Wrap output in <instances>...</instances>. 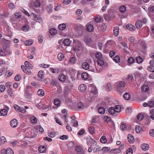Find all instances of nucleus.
<instances>
[{
	"instance_id": "f257e3e1",
	"label": "nucleus",
	"mask_w": 154,
	"mask_h": 154,
	"mask_svg": "<svg viewBox=\"0 0 154 154\" xmlns=\"http://www.w3.org/2000/svg\"><path fill=\"white\" fill-rule=\"evenodd\" d=\"M125 83L124 82L119 81L115 84V86L118 92L122 93L125 91Z\"/></svg>"
},
{
	"instance_id": "f03ea898",
	"label": "nucleus",
	"mask_w": 154,
	"mask_h": 154,
	"mask_svg": "<svg viewBox=\"0 0 154 154\" xmlns=\"http://www.w3.org/2000/svg\"><path fill=\"white\" fill-rule=\"evenodd\" d=\"M90 96V98L92 99H94L97 97V92L95 87L93 86L91 90Z\"/></svg>"
},
{
	"instance_id": "7ed1b4c3",
	"label": "nucleus",
	"mask_w": 154,
	"mask_h": 154,
	"mask_svg": "<svg viewBox=\"0 0 154 154\" xmlns=\"http://www.w3.org/2000/svg\"><path fill=\"white\" fill-rule=\"evenodd\" d=\"M31 16L32 17L33 19L35 20L36 22L39 23H41L42 22V20L41 17L40 16H38L35 14L33 13H32L31 14Z\"/></svg>"
},
{
	"instance_id": "20e7f679",
	"label": "nucleus",
	"mask_w": 154,
	"mask_h": 154,
	"mask_svg": "<svg viewBox=\"0 0 154 154\" xmlns=\"http://www.w3.org/2000/svg\"><path fill=\"white\" fill-rule=\"evenodd\" d=\"M21 67L23 71L26 74H31V72L29 68L27 67H26L24 65H22Z\"/></svg>"
},
{
	"instance_id": "39448f33",
	"label": "nucleus",
	"mask_w": 154,
	"mask_h": 154,
	"mask_svg": "<svg viewBox=\"0 0 154 154\" xmlns=\"http://www.w3.org/2000/svg\"><path fill=\"white\" fill-rule=\"evenodd\" d=\"M75 150L79 154H84V152L81 146H76L75 147Z\"/></svg>"
},
{
	"instance_id": "423d86ee",
	"label": "nucleus",
	"mask_w": 154,
	"mask_h": 154,
	"mask_svg": "<svg viewBox=\"0 0 154 154\" xmlns=\"http://www.w3.org/2000/svg\"><path fill=\"white\" fill-rule=\"evenodd\" d=\"M18 123L17 120L15 119L12 120L10 122V125L13 128L16 127Z\"/></svg>"
},
{
	"instance_id": "0eeeda50",
	"label": "nucleus",
	"mask_w": 154,
	"mask_h": 154,
	"mask_svg": "<svg viewBox=\"0 0 154 154\" xmlns=\"http://www.w3.org/2000/svg\"><path fill=\"white\" fill-rule=\"evenodd\" d=\"M87 87L85 84H81L78 87L79 90L82 92H84L86 90Z\"/></svg>"
},
{
	"instance_id": "6e6552de",
	"label": "nucleus",
	"mask_w": 154,
	"mask_h": 154,
	"mask_svg": "<svg viewBox=\"0 0 154 154\" xmlns=\"http://www.w3.org/2000/svg\"><path fill=\"white\" fill-rule=\"evenodd\" d=\"M126 27L128 29L131 31H134L135 30L134 26L130 24H127Z\"/></svg>"
},
{
	"instance_id": "1a4fd4ad",
	"label": "nucleus",
	"mask_w": 154,
	"mask_h": 154,
	"mask_svg": "<svg viewBox=\"0 0 154 154\" xmlns=\"http://www.w3.org/2000/svg\"><path fill=\"white\" fill-rule=\"evenodd\" d=\"M149 13V15H152L154 14V6L150 5L148 8Z\"/></svg>"
},
{
	"instance_id": "9d476101",
	"label": "nucleus",
	"mask_w": 154,
	"mask_h": 154,
	"mask_svg": "<svg viewBox=\"0 0 154 154\" xmlns=\"http://www.w3.org/2000/svg\"><path fill=\"white\" fill-rule=\"evenodd\" d=\"M46 148L44 146L41 145L38 148V150L40 153H44L46 151Z\"/></svg>"
},
{
	"instance_id": "9b49d317",
	"label": "nucleus",
	"mask_w": 154,
	"mask_h": 154,
	"mask_svg": "<svg viewBox=\"0 0 154 154\" xmlns=\"http://www.w3.org/2000/svg\"><path fill=\"white\" fill-rule=\"evenodd\" d=\"M135 26L137 29H140L142 26V21L140 20H137L135 23Z\"/></svg>"
},
{
	"instance_id": "f8f14e48",
	"label": "nucleus",
	"mask_w": 154,
	"mask_h": 154,
	"mask_svg": "<svg viewBox=\"0 0 154 154\" xmlns=\"http://www.w3.org/2000/svg\"><path fill=\"white\" fill-rule=\"evenodd\" d=\"M128 139L129 143H133L134 141L133 136L131 134L128 135Z\"/></svg>"
},
{
	"instance_id": "ddd939ff",
	"label": "nucleus",
	"mask_w": 154,
	"mask_h": 154,
	"mask_svg": "<svg viewBox=\"0 0 154 154\" xmlns=\"http://www.w3.org/2000/svg\"><path fill=\"white\" fill-rule=\"evenodd\" d=\"M58 79L60 81L63 82L66 80V76L63 74H61L59 75Z\"/></svg>"
},
{
	"instance_id": "4468645a",
	"label": "nucleus",
	"mask_w": 154,
	"mask_h": 154,
	"mask_svg": "<svg viewBox=\"0 0 154 154\" xmlns=\"http://www.w3.org/2000/svg\"><path fill=\"white\" fill-rule=\"evenodd\" d=\"M86 29L89 32H92L94 30L93 26L90 24H88L86 26Z\"/></svg>"
},
{
	"instance_id": "2eb2a0df",
	"label": "nucleus",
	"mask_w": 154,
	"mask_h": 154,
	"mask_svg": "<svg viewBox=\"0 0 154 154\" xmlns=\"http://www.w3.org/2000/svg\"><path fill=\"white\" fill-rule=\"evenodd\" d=\"M82 68L85 70H87L89 69V64L86 62H84L82 64Z\"/></svg>"
},
{
	"instance_id": "dca6fc26",
	"label": "nucleus",
	"mask_w": 154,
	"mask_h": 154,
	"mask_svg": "<svg viewBox=\"0 0 154 154\" xmlns=\"http://www.w3.org/2000/svg\"><path fill=\"white\" fill-rule=\"evenodd\" d=\"M119 27L118 26H115L114 28V35L116 36H117L119 34Z\"/></svg>"
},
{
	"instance_id": "f3484780",
	"label": "nucleus",
	"mask_w": 154,
	"mask_h": 154,
	"mask_svg": "<svg viewBox=\"0 0 154 154\" xmlns=\"http://www.w3.org/2000/svg\"><path fill=\"white\" fill-rule=\"evenodd\" d=\"M49 31L52 35H55L57 33V30L54 28L51 29Z\"/></svg>"
},
{
	"instance_id": "a211bd4d",
	"label": "nucleus",
	"mask_w": 154,
	"mask_h": 154,
	"mask_svg": "<svg viewBox=\"0 0 154 154\" xmlns=\"http://www.w3.org/2000/svg\"><path fill=\"white\" fill-rule=\"evenodd\" d=\"M149 148V145L147 144L143 143L141 146L142 149L144 151H146L148 150Z\"/></svg>"
},
{
	"instance_id": "6ab92c4d",
	"label": "nucleus",
	"mask_w": 154,
	"mask_h": 154,
	"mask_svg": "<svg viewBox=\"0 0 154 154\" xmlns=\"http://www.w3.org/2000/svg\"><path fill=\"white\" fill-rule=\"evenodd\" d=\"M30 121L32 123L36 124L37 123V119L34 116L31 117Z\"/></svg>"
},
{
	"instance_id": "aec40b11",
	"label": "nucleus",
	"mask_w": 154,
	"mask_h": 154,
	"mask_svg": "<svg viewBox=\"0 0 154 154\" xmlns=\"http://www.w3.org/2000/svg\"><path fill=\"white\" fill-rule=\"evenodd\" d=\"M89 75L86 72H83L81 75L82 78L84 80L87 79Z\"/></svg>"
},
{
	"instance_id": "412c9836",
	"label": "nucleus",
	"mask_w": 154,
	"mask_h": 154,
	"mask_svg": "<svg viewBox=\"0 0 154 154\" xmlns=\"http://www.w3.org/2000/svg\"><path fill=\"white\" fill-rule=\"evenodd\" d=\"M123 98L126 100H129L131 98V96L128 93L126 92L123 95Z\"/></svg>"
},
{
	"instance_id": "4be33fe9",
	"label": "nucleus",
	"mask_w": 154,
	"mask_h": 154,
	"mask_svg": "<svg viewBox=\"0 0 154 154\" xmlns=\"http://www.w3.org/2000/svg\"><path fill=\"white\" fill-rule=\"evenodd\" d=\"M109 112L112 115L114 114L116 112L115 108L113 107H111L108 110Z\"/></svg>"
},
{
	"instance_id": "5701e85b",
	"label": "nucleus",
	"mask_w": 154,
	"mask_h": 154,
	"mask_svg": "<svg viewBox=\"0 0 154 154\" xmlns=\"http://www.w3.org/2000/svg\"><path fill=\"white\" fill-rule=\"evenodd\" d=\"M98 111L100 114H103L105 112V109L103 107H100L98 108Z\"/></svg>"
},
{
	"instance_id": "b1692460",
	"label": "nucleus",
	"mask_w": 154,
	"mask_h": 154,
	"mask_svg": "<svg viewBox=\"0 0 154 154\" xmlns=\"http://www.w3.org/2000/svg\"><path fill=\"white\" fill-rule=\"evenodd\" d=\"M0 112L2 116H5L7 115L8 111L6 109H4L1 110Z\"/></svg>"
},
{
	"instance_id": "393cba45",
	"label": "nucleus",
	"mask_w": 154,
	"mask_h": 154,
	"mask_svg": "<svg viewBox=\"0 0 154 154\" xmlns=\"http://www.w3.org/2000/svg\"><path fill=\"white\" fill-rule=\"evenodd\" d=\"M66 28V25L64 23L59 24L58 26L59 29L61 30H64Z\"/></svg>"
},
{
	"instance_id": "a878e982",
	"label": "nucleus",
	"mask_w": 154,
	"mask_h": 154,
	"mask_svg": "<svg viewBox=\"0 0 154 154\" xmlns=\"http://www.w3.org/2000/svg\"><path fill=\"white\" fill-rule=\"evenodd\" d=\"M149 90V88L148 86L147 85H143L142 88L141 90L144 92H147Z\"/></svg>"
},
{
	"instance_id": "bb28decb",
	"label": "nucleus",
	"mask_w": 154,
	"mask_h": 154,
	"mask_svg": "<svg viewBox=\"0 0 154 154\" xmlns=\"http://www.w3.org/2000/svg\"><path fill=\"white\" fill-rule=\"evenodd\" d=\"M54 104L57 106H60V101L58 99H55L54 100Z\"/></svg>"
},
{
	"instance_id": "cd10ccee",
	"label": "nucleus",
	"mask_w": 154,
	"mask_h": 154,
	"mask_svg": "<svg viewBox=\"0 0 154 154\" xmlns=\"http://www.w3.org/2000/svg\"><path fill=\"white\" fill-rule=\"evenodd\" d=\"M120 128L122 130H125L126 129L127 126L123 122L121 123L120 125Z\"/></svg>"
},
{
	"instance_id": "c85d7f7f",
	"label": "nucleus",
	"mask_w": 154,
	"mask_h": 154,
	"mask_svg": "<svg viewBox=\"0 0 154 154\" xmlns=\"http://www.w3.org/2000/svg\"><path fill=\"white\" fill-rule=\"evenodd\" d=\"M63 43L66 46H69L70 44L69 40L68 38L65 39L63 40Z\"/></svg>"
},
{
	"instance_id": "c756f323",
	"label": "nucleus",
	"mask_w": 154,
	"mask_h": 154,
	"mask_svg": "<svg viewBox=\"0 0 154 154\" xmlns=\"http://www.w3.org/2000/svg\"><path fill=\"white\" fill-rule=\"evenodd\" d=\"M25 66L28 67L30 69L32 68L33 66L28 61H26L25 62Z\"/></svg>"
},
{
	"instance_id": "7c9ffc66",
	"label": "nucleus",
	"mask_w": 154,
	"mask_h": 154,
	"mask_svg": "<svg viewBox=\"0 0 154 154\" xmlns=\"http://www.w3.org/2000/svg\"><path fill=\"white\" fill-rule=\"evenodd\" d=\"M126 7L125 6L122 5L119 8L120 11L122 13H124L126 11Z\"/></svg>"
},
{
	"instance_id": "2f4dec72",
	"label": "nucleus",
	"mask_w": 154,
	"mask_h": 154,
	"mask_svg": "<svg viewBox=\"0 0 154 154\" xmlns=\"http://www.w3.org/2000/svg\"><path fill=\"white\" fill-rule=\"evenodd\" d=\"M69 63L71 64H74L75 62V57H71L69 58Z\"/></svg>"
},
{
	"instance_id": "473e14b6",
	"label": "nucleus",
	"mask_w": 154,
	"mask_h": 154,
	"mask_svg": "<svg viewBox=\"0 0 154 154\" xmlns=\"http://www.w3.org/2000/svg\"><path fill=\"white\" fill-rule=\"evenodd\" d=\"M78 107L79 109H83L85 108V106L83 103L80 102L78 104Z\"/></svg>"
},
{
	"instance_id": "72a5a7b5",
	"label": "nucleus",
	"mask_w": 154,
	"mask_h": 154,
	"mask_svg": "<svg viewBox=\"0 0 154 154\" xmlns=\"http://www.w3.org/2000/svg\"><path fill=\"white\" fill-rule=\"evenodd\" d=\"M8 92L11 97H13L14 96L12 88H9L8 91Z\"/></svg>"
},
{
	"instance_id": "f704fd0d",
	"label": "nucleus",
	"mask_w": 154,
	"mask_h": 154,
	"mask_svg": "<svg viewBox=\"0 0 154 154\" xmlns=\"http://www.w3.org/2000/svg\"><path fill=\"white\" fill-rule=\"evenodd\" d=\"M33 43V41L32 40H27V41H26L25 44L26 45L29 46L31 45Z\"/></svg>"
},
{
	"instance_id": "c9c22d12",
	"label": "nucleus",
	"mask_w": 154,
	"mask_h": 154,
	"mask_svg": "<svg viewBox=\"0 0 154 154\" xmlns=\"http://www.w3.org/2000/svg\"><path fill=\"white\" fill-rule=\"evenodd\" d=\"M57 57L58 60L60 61H61L64 59V56L63 54L61 53H59L58 54Z\"/></svg>"
},
{
	"instance_id": "e433bc0d",
	"label": "nucleus",
	"mask_w": 154,
	"mask_h": 154,
	"mask_svg": "<svg viewBox=\"0 0 154 154\" xmlns=\"http://www.w3.org/2000/svg\"><path fill=\"white\" fill-rule=\"evenodd\" d=\"M114 108L116 112H120L121 108L120 106L117 105L115 106Z\"/></svg>"
},
{
	"instance_id": "4c0bfd02",
	"label": "nucleus",
	"mask_w": 154,
	"mask_h": 154,
	"mask_svg": "<svg viewBox=\"0 0 154 154\" xmlns=\"http://www.w3.org/2000/svg\"><path fill=\"white\" fill-rule=\"evenodd\" d=\"M88 130L91 134H92L94 133V127L90 126L88 128Z\"/></svg>"
},
{
	"instance_id": "58836bf2",
	"label": "nucleus",
	"mask_w": 154,
	"mask_h": 154,
	"mask_svg": "<svg viewBox=\"0 0 154 154\" xmlns=\"http://www.w3.org/2000/svg\"><path fill=\"white\" fill-rule=\"evenodd\" d=\"M85 42L87 45H90L92 42L91 39L89 38H86L85 40Z\"/></svg>"
},
{
	"instance_id": "ea45409f",
	"label": "nucleus",
	"mask_w": 154,
	"mask_h": 154,
	"mask_svg": "<svg viewBox=\"0 0 154 154\" xmlns=\"http://www.w3.org/2000/svg\"><path fill=\"white\" fill-rule=\"evenodd\" d=\"M101 147H99L98 146H96L93 150L94 152H97L101 150Z\"/></svg>"
},
{
	"instance_id": "a19ab883",
	"label": "nucleus",
	"mask_w": 154,
	"mask_h": 154,
	"mask_svg": "<svg viewBox=\"0 0 154 154\" xmlns=\"http://www.w3.org/2000/svg\"><path fill=\"white\" fill-rule=\"evenodd\" d=\"M29 29V26L27 24L25 25L22 27V29L25 31H27Z\"/></svg>"
},
{
	"instance_id": "79ce46f5",
	"label": "nucleus",
	"mask_w": 154,
	"mask_h": 154,
	"mask_svg": "<svg viewBox=\"0 0 154 154\" xmlns=\"http://www.w3.org/2000/svg\"><path fill=\"white\" fill-rule=\"evenodd\" d=\"M144 116L143 114L141 113L138 114L137 118L138 119L139 121H141L143 118Z\"/></svg>"
},
{
	"instance_id": "37998d69",
	"label": "nucleus",
	"mask_w": 154,
	"mask_h": 154,
	"mask_svg": "<svg viewBox=\"0 0 154 154\" xmlns=\"http://www.w3.org/2000/svg\"><path fill=\"white\" fill-rule=\"evenodd\" d=\"M37 94L39 96H43L44 95V92L42 90L39 89L37 92Z\"/></svg>"
},
{
	"instance_id": "c03bdc74",
	"label": "nucleus",
	"mask_w": 154,
	"mask_h": 154,
	"mask_svg": "<svg viewBox=\"0 0 154 154\" xmlns=\"http://www.w3.org/2000/svg\"><path fill=\"white\" fill-rule=\"evenodd\" d=\"M135 130L137 133H139L140 132L141 130L143 131L142 129V128H140L139 125H136L135 127Z\"/></svg>"
},
{
	"instance_id": "a18cd8bd",
	"label": "nucleus",
	"mask_w": 154,
	"mask_h": 154,
	"mask_svg": "<svg viewBox=\"0 0 154 154\" xmlns=\"http://www.w3.org/2000/svg\"><path fill=\"white\" fill-rule=\"evenodd\" d=\"M147 70L151 72H154V66L152 65H150L148 67Z\"/></svg>"
},
{
	"instance_id": "49530a36",
	"label": "nucleus",
	"mask_w": 154,
	"mask_h": 154,
	"mask_svg": "<svg viewBox=\"0 0 154 154\" xmlns=\"http://www.w3.org/2000/svg\"><path fill=\"white\" fill-rule=\"evenodd\" d=\"M103 71V69L101 67H100L98 66L95 67V72L100 73Z\"/></svg>"
},
{
	"instance_id": "de8ad7c7",
	"label": "nucleus",
	"mask_w": 154,
	"mask_h": 154,
	"mask_svg": "<svg viewBox=\"0 0 154 154\" xmlns=\"http://www.w3.org/2000/svg\"><path fill=\"white\" fill-rule=\"evenodd\" d=\"M50 69L53 73H58L60 71L57 68L54 69L51 68H50Z\"/></svg>"
},
{
	"instance_id": "09e8293b",
	"label": "nucleus",
	"mask_w": 154,
	"mask_h": 154,
	"mask_svg": "<svg viewBox=\"0 0 154 154\" xmlns=\"http://www.w3.org/2000/svg\"><path fill=\"white\" fill-rule=\"evenodd\" d=\"M71 123L73 124V126L74 127H77L78 124L77 121L76 120H71Z\"/></svg>"
},
{
	"instance_id": "8fccbe9b",
	"label": "nucleus",
	"mask_w": 154,
	"mask_h": 154,
	"mask_svg": "<svg viewBox=\"0 0 154 154\" xmlns=\"http://www.w3.org/2000/svg\"><path fill=\"white\" fill-rule=\"evenodd\" d=\"M128 62L129 64H132L134 62V60L132 57H130L128 60Z\"/></svg>"
},
{
	"instance_id": "3c124183",
	"label": "nucleus",
	"mask_w": 154,
	"mask_h": 154,
	"mask_svg": "<svg viewBox=\"0 0 154 154\" xmlns=\"http://www.w3.org/2000/svg\"><path fill=\"white\" fill-rule=\"evenodd\" d=\"M113 60L116 63H118L120 61V57L118 56H116L113 58Z\"/></svg>"
},
{
	"instance_id": "603ef678",
	"label": "nucleus",
	"mask_w": 154,
	"mask_h": 154,
	"mask_svg": "<svg viewBox=\"0 0 154 154\" xmlns=\"http://www.w3.org/2000/svg\"><path fill=\"white\" fill-rule=\"evenodd\" d=\"M137 63H141L143 61V60L139 56L136 58Z\"/></svg>"
},
{
	"instance_id": "864d4df0",
	"label": "nucleus",
	"mask_w": 154,
	"mask_h": 154,
	"mask_svg": "<svg viewBox=\"0 0 154 154\" xmlns=\"http://www.w3.org/2000/svg\"><path fill=\"white\" fill-rule=\"evenodd\" d=\"M43 37L42 35H40L38 36V40L39 43H42L43 42Z\"/></svg>"
},
{
	"instance_id": "5fc2aeb1",
	"label": "nucleus",
	"mask_w": 154,
	"mask_h": 154,
	"mask_svg": "<svg viewBox=\"0 0 154 154\" xmlns=\"http://www.w3.org/2000/svg\"><path fill=\"white\" fill-rule=\"evenodd\" d=\"M98 64L100 66H102L103 65L104 63V62L103 60L98 59L97 61Z\"/></svg>"
},
{
	"instance_id": "6e6d98bb",
	"label": "nucleus",
	"mask_w": 154,
	"mask_h": 154,
	"mask_svg": "<svg viewBox=\"0 0 154 154\" xmlns=\"http://www.w3.org/2000/svg\"><path fill=\"white\" fill-rule=\"evenodd\" d=\"M100 141L102 143H105L106 141L107 140L106 139V137L105 136H103L101 137L100 139Z\"/></svg>"
},
{
	"instance_id": "4d7b16f0",
	"label": "nucleus",
	"mask_w": 154,
	"mask_h": 154,
	"mask_svg": "<svg viewBox=\"0 0 154 154\" xmlns=\"http://www.w3.org/2000/svg\"><path fill=\"white\" fill-rule=\"evenodd\" d=\"M106 24L105 23L102 24V26H101L100 29L103 31H104L106 30Z\"/></svg>"
},
{
	"instance_id": "13d9d810",
	"label": "nucleus",
	"mask_w": 154,
	"mask_h": 154,
	"mask_svg": "<svg viewBox=\"0 0 154 154\" xmlns=\"http://www.w3.org/2000/svg\"><path fill=\"white\" fill-rule=\"evenodd\" d=\"M40 3L38 0H36L34 2V6L36 7H39L40 5Z\"/></svg>"
},
{
	"instance_id": "bf43d9fd",
	"label": "nucleus",
	"mask_w": 154,
	"mask_h": 154,
	"mask_svg": "<svg viewBox=\"0 0 154 154\" xmlns=\"http://www.w3.org/2000/svg\"><path fill=\"white\" fill-rule=\"evenodd\" d=\"M7 154H14L13 150L10 148H8L6 149Z\"/></svg>"
},
{
	"instance_id": "052dcab7",
	"label": "nucleus",
	"mask_w": 154,
	"mask_h": 154,
	"mask_svg": "<svg viewBox=\"0 0 154 154\" xmlns=\"http://www.w3.org/2000/svg\"><path fill=\"white\" fill-rule=\"evenodd\" d=\"M110 149L109 147H103L101 149V151L102 152H104V153L105 152H107L110 150Z\"/></svg>"
},
{
	"instance_id": "680f3d73",
	"label": "nucleus",
	"mask_w": 154,
	"mask_h": 154,
	"mask_svg": "<svg viewBox=\"0 0 154 154\" xmlns=\"http://www.w3.org/2000/svg\"><path fill=\"white\" fill-rule=\"evenodd\" d=\"M148 106L150 107L154 106V102L153 101H149L148 103Z\"/></svg>"
},
{
	"instance_id": "e2e57ef3",
	"label": "nucleus",
	"mask_w": 154,
	"mask_h": 154,
	"mask_svg": "<svg viewBox=\"0 0 154 154\" xmlns=\"http://www.w3.org/2000/svg\"><path fill=\"white\" fill-rule=\"evenodd\" d=\"M102 56V55L100 53L97 52L96 54V57L98 59H100L101 58Z\"/></svg>"
},
{
	"instance_id": "0e129e2a",
	"label": "nucleus",
	"mask_w": 154,
	"mask_h": 154,
	"mask_svg": "<svg viewBox=\"0 0 154 154\" xmlns=\"http://www.w3.org/2000/svg\"><path fill=\"white\" fill-rule=\"evenodd\" d=\"M38 75L39 78H42L44 76L43 72L42 71H40L38 72Z\"/></svg>"
},
{
	"instance_id": "69168bd1",
	"label": "nucleus",
	"mask_w": 154,
	"mask_h": 154,
	"mask_svg": "<svg viewBox=\"0 0 154 154\" xmlns=\"http://www.w3.org/2000/svg\"><path fill=\"white\" fill-rule=\"evenodd\" d=\"M57 83V81L55 79H53L52 80L51 84L53 85H56Z\"/></svg>"
},
{
	"instance_id": "338daca9",
	"label": "nucleus",
	"mask_w": 154,
	"mask_h": 154,
	"mask_svg": "<svg viewBox=\"0 0 154 154\" xmlns=\"http://www.w3.org/2000/svg\"><path fill=\"white\" fill-rule=\"evenodd\" d=\"M68 138V136L66 135H63L60 137V139L62 140H66Z\"/></svg>"
},
{
	"instance_id": "774afa93",
	"label": "nucleus",
	"mask_w": 154,
	"mask_h": 154,
	"mask_svg": "<svg viewBox=\"0 0 154 154\" xmlns=\"http://www.w3.org/2000/svg\"><path fill=\"white\" fill-rule=\"evenodd\" d=\"M149 134L151 136L154 137V129H151L150 130Z\"/></svg>"
}]
</instances>
